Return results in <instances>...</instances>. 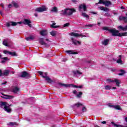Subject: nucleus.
<instances>
[{"label":"nucleus","mask_w":127,"mask_h":127,"mask_svg":"<svg viewBox=\"0 0 127 127\" xmlns=\"http://www.w3.org/2000/svg\"><path fill=\"white\" fill-rule=\"evenodd\" d=\"M73 12H76V10L74 8H65L61 11L62 15H71Z\"/></svg>","instance_id":"obj_1"},{"label":"nucleus","mask_w":127,"mask_h":127,"mask_svg":"<svg viewBox=\"0 0 127 127\" xmlns=\"http://www.w3.org/2000/svg\"><path fill=\"white\" fill-rule=\"evenodd\" d=\"M95 25L94 24H89V25H85V27H93Z\"/></svg>","instance_id":"obj_43"},{"label":"nucleus","mask_w":127,"mask_h":127,"mask_svg":"<svg viewBox=\"0 0 127 127\" xmlns=\"http://www.w3.org/2000/svg\"><path fill=\"white\" fill-rule=\"evenodd\" d=\"M3 53H4V54H8V55H11V56H15V53L9 52L7 50L3 51Z\"/></svg>","instance_id":"obj_13"},{"label":"nucleus","mask_w":127,"mask_h":127,"mask_svg":"<svg viewBox=\"0 0 127 127\" xmlns=\"http://www.w3.org/2000/svg\"><path fill=\"white\" fill-rule=\"evenodd\" d=\"M20 77L21 78H25V79H29V78L31 77V76L26 71H24L21 73Z\"/></svg>","instance_id":"obj_8"},{"label":"nucleus","mask_w":127,"mask_h":127,"mask_svg":"<svg viewBox=\"0 0 127 127\" xmlns=\"http://www.w3.org/2000/svg\"><path fill=\"white\" fill-rule=\"evenodd\" d=\"M125 17L120 16H119V20H124Z\"/></svg>","instance_id":"obj_46"},{"label":"nucleus","mask_w":127,"mask_h":127,"mask_svg":"<svg viewBox=\"0 0 127 127\" xmlns=\"http://www.w3.org/2000/svg\"><path fill=\"white\" fill-rule=\"evenodd\" d=\"M0 92H2V89L0 88Z\"/></svg>","instance_id":"obj_61"},{"label":"nucleus","mask_w":127,"mask_h":127,"mask_svg":"<svg viewBox=\"0 0 127 127\" xmlns=\"http://www.w3.org/2000/svg\"><path fill=\"white\" fill-rule=\"evenodd\" d=\"M118 28H119L121 30H123V31H127V25L126 26L124 27L122 26H120L118 27Z\"/></svg>","instance_id":"obj_25"},{"label":"nucleus","mask_w":127,"mask_h":127,"mask_svg":"<svg viewBox=\"0 0 127 127\" xmlns=\"http://www.w3.org/2000/svg\"><path fill=\"white\" fill-rule=\"evenodd\" d=\"M117 63H118V64H123V61H122V55H119L118 60L117 61Z\"/></svg>","instance_id":"obj_21"},{"label":"nucleus","mask_w":127,"mask_h":127,"mask_svg":"<svg viewBox=\"0 0 127 127\" xmlns=\"http://www.w3.org/2000/svg\"><path fill=\"white\" fill-rule=\"evenodd\" d=\"M105 90H111L112 89V86L110 85H106L105 86Z\"/></svg>","instance_id":"obj_37"},{"label":"nucleus","mask_w":127,"mask_h":127,"mask_svg":"<svg viewBox=\"0 0 127 127\" xmlns=\"http://www.w3.org/2000/svg\"><path fill=\"white\" fill-rule=\"evenodd\" d=\"M123 20L125 21V22L127 23V17H124V19Z\"/></svg>","instance_id":"obj_49"},{"label":"nucleus","mask_w":127,"mask_h":127,"mask_svg":"<svg viewBox=\"0 0 127 127\" xmlns=\"http://www.w3.org/2000/svg\"><path fill=\"white\" fill-rule=\"evenodd\" d=\"M59 85H60V86H62V87H64V88H68L69 87H70V86H72V87H73V88H77L79 89H82V88H83V86L82 85L77 86V85H75L74 84H67L60 83H59Z\"/></svg>","instance_id":"obj_5"},{"label":"nucleus","mask_w":127,"mask_h":127,"mask_svg":"<svg viewBox=\"0 0 127 127\" xmlns=\"http://www.w3.org/2000/svg\"><path fill=\"white\" fill-rule=\"evenodd\" d=\"M65 53H67V54H78L77 52H75V51H72V50H68L65 51Z\"/></svg>","instance_id":"obj_15"},{"label":"nucleus","mask_w":127,"mask_h":127,"mask_svg":"<svg viewBox=\"0 0 127 127\" xmlns=\"http://www.w3.org/2000/svg\"><path fill=\"white\" fill-rule=\"evenodd\" d=\"M1 76H3V73H2V72L1 71V70L0 69V77Z\"/></svg>","instance_id":"obj_51"},{"label":"nucleus","mask_w":127,"mask_h":127,"mask_svg":"<svg viewBox=\"0 0 127 127\" xmlns=\"http://www.w3.org/2000/svg\"><path fill=\"white\" fill-rule=\"evenodd\" d=\"M19 91H20V89L18 87H14L13 88L12 92L14 94H18L19 93Z\"/></svg>","instance_id":"obj_14"},{"label":"nucleus","mask_w":127,"mask_h":127,"mask_svg":"<svg viewBox=\"0 0 127 127\" xmlns=\"http://www.w3.org/2000/svg\"><path fill=\"white\" fill-rule=\"evenodd\" d=\"M0 14L1 15H2V12H1V10H0Z\"/></svg>","instance_id":"obj_55"},{"label":"nucleus","mask_w":127,"mask_h":127,"mask_svg":"<svg viewBox=\"0 0 127 127\" xmlns=\"http://www.w3.org/2000/svg\"><path fill=\"white\" fill-rule=\"evenodd\" d=\"M91 13H92L93 14H97V13L95 12H92Z\"/></svg>","instance_id":"obj_57"},{"label":"nucleus","mask_w":127,"mask_h":127,"mask_svg":"<svg viewBox=\"0 0 127 127\" xmlns=\"http://www.w3.org/2000/svg\"><path fill=\"white\" fill-rule=\"evenodd\" d=\"M82 112H87V109H86V107H83Z\"/></svg>","instance_id":"obj_48"},{"label":"nucleus","mask_w":127,"mask_h":127,"mask_svg":"<svg viewBox=\"0 0 127 127\" xmlns=\"http://www.w3.org/2000/svg\"><path fill=\"white\" fill-rule=\"evenodd\" d=\"M107 81L108 82V83H114V82H115L117 87H120V84H121V80L118 79H112L111 78H109L107 79Z\"/></svg>","instance_id":"obj_6"},{"label":"nucleus","mask_w":127,"mask_h":127,"mask_svg":"<svg viewBox=\"0 0 127 127\" xmlns=\"http://www.w3.org/2000/svg\"><path fill=\"white\" fill-rule=\"evenodd\" d=\"M1 62V63H4V62H5V61H2Z\"/></svg>","instance_id":"obj_59"},{"label":"nucleus","mask_w":127,"mask_h":127,"mask_svg":"<svg viewBox=\"0 0 127 127\" xmlns=\"http://www.w3.org/2000/svg\"><path fill=\"white\" fill-rule=\"evenodd\" d=\"M9 74V70H5L3 73V76H8Z\"/></svg>","instance_id":"obj_28"},{"label":"nucleus","mask_w":127,"mask_h":127,"mask_svg":"<svg viewBox=\"0 0 127 127\" xmlns=\"http://www.w3.org/2000/svg\"><path fill=\"white\" fill-rule=\"evenodd\" d=\"M23 23L24 24H27L29 27H31V26H32V25L30 24L31 23V21L30 20L27 19H24V21H23Z\"/></svg>","instance_id":"obj_12"},{"label":"nucleus","mask_w":127,"mask_h":127,"mask_svg":"<svg viewBox=\"0 0 127 127\" xmlns=\"http://www.w3.org/2000/svg\"><path fill=\"white\" fill-rule=\"evenodd\" d=\"M125 121H126V123H127V117L125 118Z\"/></svg>","instance_id":"obj_58"},{"label":"nucleus","mask_w":127,"mask_h":127,"mask_svg":"<svg viewBox=\"0 0 127 127\" xmlns=\"http://www.w3.org/2000/svg\"><path fill=\"white\" fill-rule=\"evenodd\" d=\"M73 93L74 95H77V91L74 90Z\"/></svg>","instance_id":"obj_53"},{"label":"nucleus","mask_w":127,"mask_h":127,"mask_svg":"<svg viewBox=\"0 0 127 127\" xmlns=\"http://www.w3.org/2000/svg\"><path fill=\"white\" fill-rule=\"evenodd\" d=\"M56 33L57 32L56 31H53L50 33V34L52 36H55V35H56Z\"/></svg>","instance_id":"obj_38"},{"label":"nucleus","mask_w":127,"mask_h":127,"mask_svg":"<svg viewBox=\"0 0 127 127\" xmlns=\"http://www.w3.org/2000/svg\"><path fill=\"white\" fill-rule=\"evenodd\" d=\"M38 74L40 75V76H42L43 78H44L45 79L46 81L48 82V83H52L53 81L48 76H47V72H45L43 73V72L39 71H38Z\"/></svg>","instance_id":"obj_3"},{"label":"nucleus","mask_w":127,"mask_h":127,"mask_svg":"<svg viewBox=\"0 0 127 127\" xmlns=\"http://www.w3.org/2000/svg\"><path fill=\"white\" fill-rule=\"evenodd\" d=\"M103 45H108L109 44V40L106 39L102 42Z\"/></svg>","instance_id":"obj_27"},{"label":"nucleus","mask_w":127,"mask_h":127,"mask_svg":"<svg viewBox=\"0 0 127 127\" xmlns=\"http://www.w3.org/2000/svg\"><path fill=\"white\" fill-rule=\"evenodd\" d=\"M108 107H109L110 108H113L114 109H115V105H113V104L111 103H109L108 104Z\"/></svg>","instance_id":"obj_39"},{"label":"nucleus","mask_w":127,"mask_h":127,"mask_svg":"<svg viewBox=\"0 0 127 127\" xmlns=\"http://www.w3.org/2000/svg\"><path fill=\"white\" fill-rule=\"evenodd\" d=\"M72 1H73V2H76V0H72Z\"/></svg>","instance_id":"obj_63"},{"label":"nucleus","mask_w":127,"mask_h":127,"mask_svg":"<svg viewBox=\"0 0 127 127\" xmlns=\"http://www.w3.org/2000/svg\"><path fill=\"white\" fill-rule=\"evenodd\" d=\"M71 40L74 45H77V44H79V45H81V42L77 41L76 40H74L73 38H71Z\"/></svg>","instance_id":"obj_17"},{"label":"nucleus","mask_w":127,"mask_h":127,"mask_svg":"<svg viewBox=\"0 0 127 127\" xmlns=\"http://www.w3.org/2000/svg\"><path fill=\"white\" fill-rule=\"evenodd\" d=\"M103 30H107L110 33H112L113 36H119L120 32L118 30H116L115 28L111 29L109 27H104L103 28Z\"/></svg>","instance_id":"obj_2"},{"label":"nucleus","mask_w":127,"mask_h":127,"mask_svg":"<svg viewBox=\"0 0 127 127\" xmlns=\"http://www.w3.org/2000/svg\"><path fill=\"white\" fill-rule=\"evenodd\" d=\"M114 109L116 110H118L119 111H122V108H121V106L120 105H115Z\"/></svg>","instance_id":"obj_30"},{"label":"nucleus","mask_w":127,"mask_h":127,"mask_svg":"<svg viewBox=\"0 0 127 127\" xmlns=\"http://www.w3.org/2000/svg\"><path fill=\"white\" fill-rule=\"evenodd\" d=\"M13 5L15 7H18V4L16 3L15 2H13Z\"/></svg>","instance_id":"obj_42"},{"label":"nucleus","mask_w":127,"mask_h":127,"mask_svg":"<svg viewBox=\"0 0 127 127\" xmlns=\"http://www.w3.org/2000/svg\"><path fill=\"white\" fill-rule=\"evenodd\" d=\"M99 8H100L101 10H103L104 11H109V8L106 7L101 6V7H99Z\"/></svg>","instance_id":"obj_26"},{"label":"nucleus","mask_w":127,"mask_h":127,"mask_svg":"<svg viewBox=\"0 0 127 127\" xmlns=\"http://www.w3.org/2000/svg\"><path fill=\"white\" fill-rule=\"evenodd\" d=\"M3 44L5 46H7L8 47L9 46V45H8V42H7V41L5 40L3 41Z\"/></svg>","instance_id":"obj_34"},{"label":"nucleus","mask_w":127,"mask_h":127,"mask_svg":"<svg viewBox=\"0 0 127 127\" xmlns=\"http://www.w3.org/2000/svg\"><path fill=\"white\" fill-rule=\"evenodd\" d=\"M111 124L114 125V127H123L122 125H119L117 124H116L114 122H111Z\"/></svg>","instance_id":"obj_33"},{"label":"nucleus","mask_w":127,"mask_h":127,"mask_svg":"<svg viewBox=\"0 0 127 127\" xmlns=\"http://www.w3.org/2000/svg\"><path fill=\"white\" fill-rule=\"evenodd\" d=\"M47 8L45 6H42L40 7L36 8L35 11H38V12H43V11H46Z\"/></svg>","instance_id":"obj_9"},{"label":"nucleus","mask_w":127,"mask_h":127,"mask_svg":"<svg viewBox=\"0 0 127 127\" xmlns=\"http://www.w3.org/2000/svg\"><path fill=\"white\" fill-rule=\"evenodd\" d=\"M99 1L98 3H96V4H104L105 6H109L112 4V2L109 0H99Z\"/></svg>","instance_id":"obj_7"},{"label":"nucleus","mask_w":127,"mask_h":127,"mask_svg":"<svg viewBox=\"0 0 127 127\" xmlns=\"http://www.w3.org/2000/svg\"><path fill=\"white\" fill-rule=\"evenodd\" d=\"M52 22H54L52 25H51V27L52 28H57L59 27V26H54L56 25V23H55L54 21H52Z\"/></svg>","instance_id":"obj_29"},{"label":"nucleus","mask_w":127,"mask_h":127,"mask_svg":"<svg viewBox=\"0 0 127 127\" xmlns=\"http://www.w3.org/2000/svg\"><path fill=\"white\" fill-rule=\"evenodd\" d=\"M69 25H70V23H65V24H64V27H67V26H69Z\"/></svg>","instance_id":"obj_45"},{"label":"nucleus","mask_w":127,"mask_h":127,"mask_svg":"<svg viewBox=\"0 0 127 127\" xmlns=\"http://www.w3.org/2000/svg\"><path fill=\"white\" fill-rule=\"evenodd\" d=\"M2 55H1V54H0V59H1V57H2Z\"/></svg>","instance_id":"obj_62"},{"label":"nucleus","mask_w":127,"mask_h":127,"mask_svg":"<svg viewBox=\"0 0 127 127\" xmlns=\"http://www.w3.org/2000/svg\"><path fill=\"white\" fill-rule=\"evenodd\" d=\"M1 59L4 60V61H8V58L7 57L1 58Z\"/></svg>","instance_id":"obj_44"},{"label":"nucleus","mask_w":127,"mask_h":127,"mask_svg":"<svg viewBox=\"0 0 127 127\" xmlns=\"http://www.w3.org/2000/svg\"><path fill=\"white\" fill-rule=\"evenodd\" d=\"M70 35H71V36H74V37H80V36H81L82 37H86L85 35H82V34H78L75 32L70 33Z\"/></svg>","instance_id":"obj_11"},{"label":"nucleus","mask_w":127,"mask_h":127,"mask_svg":"<svg viewBox=\"0 0 127 127\" xmlns=\"http://www.w3.org/2000/svg\"><path fill=\"white\" fill-rule=\"evenodd\" d=\"M12 74H14V71H12Z\"/></svg>","instance_id":"obj_64"},{"label":"nucleus","mask_w":127,"mask_h":127,"mask_svg":"<svg viewBox=\"0 0 127 127\" xmlns=\"http://www.w3.org/2000/svg\"><path fill=\"white\" fill-rule=\"evenodd\" d=\"M82 95H83V93H82V92H80L78 94H76V97L77 98H81Z\"/></svg>","instance_id":"obj_41"},{"label":"nucleus","mask_w":127,"mask_h":127,"mask_svg":"<svg viewBox=\"0 0 127 127\" xmlns=\"http://www.w3.org/2000/svg\"><path fill=\"white\" fill-rule=\"evenodd\" d=\"M73 73L74 74V76H77V75H82V73L80 72L79 70H76V71H73Z\"/></svg>","instance_id":"obj_24"},{"label":"nucleus","mask_w":127,"mask_h":127,"mask_svg":"<svg viewBox=\"0 0 127 127\" xmlns=\"http://www.w3.org/2000/svg\"><path fill=\"white\" fill-rule=\"evenodd\" d=\"M1 94H2L3 96H1V98H2L3 99H11V98H12V96H9V95H5L2 94V93H1Z\"/></svg>","instance_id":"obj_23"},{"label":"nucleus","mask_w":127,"mask_h":127,"mask_svg":"<svg viewBox=\"0 0 127 127\" xmlns=\"http://www.w3.org/2000/svg\"><path fill=\"white\" fill-rule=\"evenodd\" d=\"M112 89H113L114 90H116V89H117V87H113L112 88Z\"/></svg>","instance_id":"obj_56"},{"label":"nucleus","mask_w":127,"mask_h":127,"mask_svg":"<svg viewBox=\"0 0 127 127\" xmlns=\"http://www.w3.org/2000/svg\"><path fill=\"white\" fill-rule=\"evenodd\" d=\"M34 15H35V16H36V17H37V13H35V14H34Z\"/></svg>","instance_id":"obj_60"},{"label":"nucleus","mask_w":127,"mask_h":127,"mask_svg":"<svg viewBox=\"0 0 127 127\" xmlns=\"http://www.w3.org/2000/svg\"><path fill=\"white\" fill-rule=\"evenodd\" d=\"M58 9H57V7L54 6L51 9V11H53V12H57Z\"/></svg>","instance_id":"obj_32"},{"label":"nucleus","mask_w":127,"mask_h":127,"mask_svg":"<svg viewBox=\"0 0 127 127\" xmlns=\"http://www.w3.org/2000/svg\"><path fill=\"white\" fill-rule=\"evenodd\" d=\"M82 16H83V17H86V18H89V16L87 14H86V13H82Z\"/></svg>","instance_id":"obj_40"},{"label":"nucleus","mask_w":127,"mask_h":127,"mask_svg":"<svg viewBox=\"0 0 127 127\" xmlns=\"http://www.w3.org/2000/svg\"><path fill=\"white\" fill-rule=\"evenodd\" d=\"M18 125V124L16 122H10L8 124V126H10V127H15Z\"/></svg>","instance_id":"obj_22"},{"label":"nucleus","mask_w":127,"mask_h":127,"mask_svg":"<svg viewBox=\"0 0 127 127\" xmlns=\"http://www.w3.org/2000/svg\"><path fill=\"white\" fill-rule=\"evenodd\" d=\"M82 9H83L84 11H86L87 10V7L85 5L81 4L79 6V10H81Z\"/></svg>","instance_id":"obj_19"},{"label":"nucleus","mask_w":127,"mask_h":127,"mask_svg":"<svg viewBox=\"0 0 127 127\" xmlns=\"http://www.w3.org/2000/svg\"><path fill=\"white\" fill-rule=\"evenodd\" d=\"M40 44H41L42 45H45V46H47V44L46 43H45L43 41V38H40L39 40Z\"/></svg>","instance_id":"obj_18"},{"label":"nucleus","mask_w":127,"mask_h":127,"mask_svg":"<svg viewBox=\"0 0 127 127\" xmlns=\"http://www.w3.org/2000/svg\"><path fill=\"white\" fill-rule=\"evenodd\" d=\"M7 83V82L5 81L4 83H1V85H5V84H6Z\"/></svg>","instance_id":"obj_54"},{"label":"nucleus","mask_w":127,"mask_h":127,"mask_svg":"<svg viewBox=\"0 0 127 127\" xmlns=\"http://www.w3.org/2000/svg\"><path fill=\"white\" fill-rule=\"evenodd\" d=\"M120 72L121 73L118 74L120 76H123V75H124L126 73V72L124 70H121Z\"/></svg>","instance_id":"obj_35"},{"label":"nucleus","mask_w":127,"mask_h":127,"mask_svg":"<svg viewBox=\"0 0 127 127\" xmlns=\"http://www.w3.org/2000/svg\"><path fill=\"white\" fill-rule=\"evenodd\" d=\"M122 36H127V32L119 33V37H121Z\"/></svg>","instance_id":"obj_31"},{"label":"nucleus","mask_w":127,"mask_h":127,"mask_svg":"<svg viewBox=\"0 0 127 127\" xmlns=\"http://www.w3.org/2000/svg\"><path fill=\"white\" fill-rule=\"evenodd\" d=\"M0 107L1 108H4V111L7 113H10L11 112V108L10 107L7 106V103L6 102H1L0 103Z\"/></svg>","instance_id":"obj_4"},{"label":"nucleus","mask_w":127,"mask_h":127,"mask_svg":"<svg viewBox=\"0 0 127 127\" xmlns=\"http://www.w3.org/2000/svg\"><path fill=\"white\" fill-rule=\"evenodd\" d=\"M34 38H35V37H34V36L31 35L29 36L28 37L26 38L25 39L26 40H27V41H29V40H33Z\"/></svg>","instance_id":"obj_20"},{"label":"nucleus","mask_w":127,"mask_h":127,"mask_svg":"<svg viewBox=\"0 0 127 127\" xmlns=\"http://www.w3.org/2000/svg\"><path fill=\"white\" fill-rule=\"evenodd\" d=\"M18 23L19 24H21V22H7L6 23V26L7 27H9V26H10V25H11L12 26H16V25H17V24H18Z\"/></svg>","instance_id":"obj_10"},{"label":"nucleus","mask_w":127,"mask_h":127,"mask_svg":"<svg viewBox=\"0 0 127 127\" xmlns=\"http://www.w3.org/2000/svg\"><path fill=\"white\" fill-rule=\"evenodd\" d=\"M0 6H1L3 8V9H4V5L3 3L0 4Z\"/></svg>","instance_id":"obj_47"},{"label":"nucleus","mask_w":127,"mask_h":127,"mask_svg":"<svg viewBox=\"0 0 127 127\" xmlns=\"http://www.w3.org/2000/svg\"><path fill=\"white\" fill-rule=\"evenodd\" d=\"M8 8H11V7H12V4H9V5H8Z\"/></svg>","instance_id":"obj_50"},{"label":"nucleus","mask_w":127,"mask_h":127,"mask_svg":"<svg viewBox=\"0 0 127 127\" xmlns=\"http://www.w3.org/2000/svg\"><path fill=\"white\" fill-rule=\"evenodd\" d=\"M75 106L77 107V108H79V107H80V106H83V104L80 103H77L76 104H74L73 106L75 107Z\"/></svg>","instance_id":"obj_36"},{"label":"nucleus","mask_w":127,"mask_h":127,"mask_svg":"<svg viewBox=\"0 0 127 127\" xmlns=\"http://www.w3.org/2000/svg\"><path fill=\"white\" fill-rule=\"evenodd\" d=\"M101 124H103V125H106L107 124V122L103 121L102 122H101Z\"/></svg>","instance_id":"obj_52"},{"label":"nucleus","mask_w":127,"mask_h":127,"mask_svg":"<svg viewBox=\"0 0 127 127\" xmlns=\"http://www.w3.org/2000/svg\"><path fill=\"white\" fill-rule=\"evenodd\" d=\"M48 34V32H47V30H42L40 32V34H41L42 36H46Z\"/></svg>","instance_id":"obj_16"}]
</instances>
